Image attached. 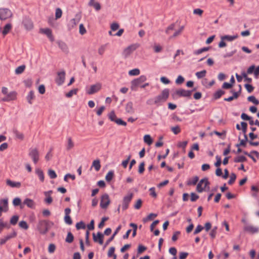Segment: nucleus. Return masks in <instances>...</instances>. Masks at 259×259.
Instances as JSON below:
<instances>
[{
    "instance_id": "f704fd0d",
    "label": "nucleus",
    "mask_w": 259,
    "mask_h": 259,
    "mask_svg": "<svg viewBox=\"0 0 259 259\" xmlns=\"http://www.w3.org/2000/svg\"><path fill=\"white\" fill-rule=\"evenodd\" d=\"M36 174L37 175L39 180L42 182L44 181V174L43 171L40 169L36 170Z\"/></svg>"
},
{
    "instance_id": "39448f33",
    "label": "nucleus",
    "mask_w": 259,
    "mask_h": 259,
    "mask_svg": "<svg viewBox=\"0 0 259 259\" xmlns=\"http://www.w3.org/2000/svg\"><path fill=\"white\" fill-rule=\"evenodd\" d=\"M209 182L207 178L201 179L197 184L196 190L198 192L201 193L205 191L206 188H209Z\"/></svg>"
},
{
    "instance_id": "a18cd8bd",
    "label": "nucleus",
    "mask_w": 259,
    "mask_h": 259,
    "mask_svg": "<svg viewBox=\"0 0 259 259\" xmlns=\"http://www.w3.org/2000/svg\"><path fill=\"white\" fill-rule=\"evenodd\" d=\"M247 100L248 101L251 102L254 104L255 105H258L259 104V101L257 100L255 97L253 96H249L247 98Z\"/></svg>"
},
{
    "instance_id": "3c124183",
    "label": "nucleus",
    "mask_w": 259,
    "mask_h": 259,
    "mask_svg": "<svg viewBox=\"0 0 259 259\" xmlns=\"http://www.w3.org/2000/svg\"><path fill=\"white\" fill-rule=\"evenodd\" d=\"M115 249V247L113 246L110 247V248L108 251V253H107L108 257H110L111 256L114 257V255H116L114 253Z\"/></svg>"
},
{
    "instance_id": "b1692460",
    "label": "nucleus",
    "mask_w": 259,
    "mask_h": 259,
    "mask_svg": "<svg viewBox=\"0 0 259 259\" xmlns=\"http://www.w3.org/2000/svg\"><path fill=\"white\" fill-rule=\"evenodd\" d=\"M88 5L89 6L93 7L97 11L101 9L100 4L98 2H96L95 0H90Z\"/></svg>"
},
{
    "instance_id": "79ce46f5",
    "label": "nucleus",
    "mask_w": 259,
    "mask_h": 259,
    "mask_svg": "<svg viewBox=\"0 0 259 259\" xmlns=\"http://www.w3.org/2000/svg\"><path fill=\"white\" fill-rule=\"evenodd\" d=\"M62 10L59 8H57L56 9V11H55V19L56 20H57V19L60 18L62 17Z\"/></svg>"
},
{
    "instance_id": "c03bdc74",
    "label": "nucleus",
    "mask_w": 259,
    "mask_h": 259,
    "mask_svg": "<svg viewBox=\"0 0 259 259\" xmlns=\"http://www.w3.org/2000/svg\"><path fill=\"white\" fill-rule=\"evenodd\" d=\"M247 160L246 158L244 156H239L235 158L234 162H242Z\"/></svg>"
},
{
    "instance_id": "a19ab883",
    "label": "nucleus",
    "mask_w": 259,
    "mask_h": 259,
    "mask_svg": "<svg viewBox=\"0 0 259 259\" xmlns=\"http://www.w3.org/2000/svg\"><path fill=\"white\" fill-rule=\"evenodd\" d=\"M225 93V91L220 90L217 91L214 94V98L215 99H219L222 95Z\"/></svg>"
},
{
    "instance_id": "7c9ffc66",
    "label": "nucleus",
    "mask_w": 259,
    "mask_h": 259,
    "mask_svg": "<svg viewBox=\"0 0 259 259\" xmlns=\"http://www.w3.org/2000/svg\"><path fill=\"white\" fill-rule=\"evenodd\" d=\"M144 141L148 145H150L152 144L153 140L149 135H146L144 137Z\"/></svg>"
},
{
    "instance_id": "dca6fc26",
    "label": "nucleus",
    "mask_w": 259,
    "mask_h": 259,
    "mask_svg": "<svg viewBox=\"0 0 259 259\" xmlns=\"http://www.w3.org/2000/svg\"><path fill=\"white\" fill-rule=\"evenodd\" d=\"M39 32L46 34L52 42L54 40L52 30L50 28H41Z\"/></svg>"
},
{
    "instance_id": "de8ad7c7",
    "label": "nucleus",
    "mask_w": 259,
    "mask_h": 259,
    "mask_svg": "<svg viewBox=\"0 0 259 259\" xmlns=\"http://www.w3.org/2000/svg\"><path fill=\"white\" fill-rule=\"evenodd\" d=\"M76 228L77 230L84 229L85 228V225L83 222L80 221L76 223Z\"/></svg>"
},
{
    "instance_id": "9d476101",
    "label": "nucleus",
    "mask_w": 259,
    "mask_h": 259,
    "mask_svg": "<svg viewBox=\"0 0 259 259\" xmlns=\"http://www.w3.org/2000/svg\"><path fill=\"white\" fill-rule=\"evenodd\" d=\"M243 229L250 234H255L259 232V227L250 224H246L244 226Z\"/></svg>"
},
{
    "instance_id": "5701e85b",
    "label": "nucleus",
    "mask_w": 259,
    "mask_h": 259,
    "mask_svg": "<svg viewBox=\"0 0 259 259\" xmlns=\"http://www.w3.org/2000/svg\"><path fill=\"white\" fill-rule=\"evenodd\" d=\"M52 191H49L45 192L44 193L45 196H46V198L45 199V201L46 203L50 204L52 202L53 199L52 197L51 196V194L52 193Z\"/></svg>"
},
{
    "instance_id": "2f4dec72",
    "label": "nucleus",
    "mask_w": 259,
    "mask_h": 259,
    "mask_svg": "<svg viewBox=\"0 0 259 259\" xmlns=\"http://www.w3.org/2000/svg\"><path fill=\"white\" fill-rule=\"evenodd\" d=\"M59 47L64 52L68 51V47L65 43L62 41H59L58 42Z\"/></svg>"
},
{
    "instance_id": "e433bc0d",
    "label": "nucleus",
    "mask_w": 259,
    "mask_h": 259,
    "mask_svg": "<svg viewBox=\"0 0 259 259\" xmlns=\"http://www.w3.org/2000/svg\"><path fill=\"white\" fill-rule=\"evenodd\" d=\"M34 98V93L33 91L29 92V94L27 95V99L28 103L30 104L32 103V100H33Z\"/></svg>"
},
{
    "instance_id": "c9c22d12",
    "label": "nucleus",
    "mask_w": 259,
    "mask_h": 259,
    "mask_svg": "<svg viewBox=\"0 0 259 259\" xmlns=\"http://www.w3.org/2000/svg\"><path fill=\"white\" fill-rule=\"evenodd\" d=\"M206 74V71L205 70H203L201 71L197 72L195 73V75L198 79H200V78L204 77V76H205Z\"/></svg>"
},
{
    "instance_id": "1a4fd4ad",
    "label": "nucleus",
    "mask_w": 259,
    "mask_h": 259,
    "mask_svg": "<svg viewBox=\"0 0 259 259\" xmlns=\"http://www.w3.org/2000/svg\"><path fill=\"white\" fill-rule=\"evenodd\" d=\"M102 88V84L98 82L95 84L91 85V87L86 90V93L89 95H93L99 92Z\"/></svg>"
},
{
    "instance_id": "37998d69",
    "label": "nucleus",
    "mask_w": 259,
    "mask_h": 259,
    "mask_svg": "<svg viewBox=\"0 0 259 259\" xmlns=\"http://www.w3.org/2000/svg\"><path fill=\"white\" fill-rule=\"evenodd\" d=\"M114 176L113 171H109L105 177V179L107 182H110L113 179Z\"/></svg>"
},
{
    "instance_id": "58836bf2",
    "label": "nucleus",
    "mask_w": 259,
    "mask_h": 259,
    "mask_svg": "<svg viewBox=\"0 0 259 259\" xmlns=\"http://www.w3.org/2000/svg\"><path fill=\"white\" fill-rule=\"evenodd\" d=\"M67 145L66 146V149L67 150H70L74 147V143L72 141V139L70 137L67 139Z\"/></svg>"
},
{
    "instance_id": "393cba45",
    "label": "nucleus",
    "mask_w": 259,
    "mask_h": 259,
    "mask_svg": "<svg viewBox=\"0 0 259 259\" xmlns=\"http://www.w3.org/2000/svg\"><path fill=\"white\" fill-rule=\"evenodd\" d=\"M12 28V26L11 24L8 23L4 27V29L2 31V33L4 36L7 35L11 30Z\"/></svg>"
},
{
    "instance_id": "4468645a",
    "label": "nucleus",
    "mask_w": 259,
    "mask_h": 259,
    "mask_svg": "<svg viewBox=\"0 0 259 259\" xmlns=\"http://www.w3.org/2000/svg\"><path fill=\"white\" fill-rule=\"evenodd\" d=\"M93 238L94 242H97L100 245L103 244L104 235L101 232H98L96 235L94 233L93 234Z\"/></svg>"
},
{
    "instance_id": "cd10ccee",
    "label": "nucleus",
    "mask_w": 259,
    "mask_h": 259,
    "mask_svg": "<svg viewBox=\"0 0 259 259\" xmlns=\"http://www.w3.org/2000/svg\"><path fill=\"white\" fill-rule=\"evenodd\" d=\"M238 37V36L236 35H224L221 37V39L227 40L228 41H231Z\"/></svg>"
},
{
    "instance_id": "bb28decb",
    "label": "nucleus",
    "mask_w": 259,
    "mask_h": 259,
    "mask_svg": "<svg viewBox=\"0 0 259 259\" xmlns=\"http://www.w3.org/2000/svg\"><path fill=\"white\" fill-rule=\"evenodd\" d=\"M94 167L96 171H98L101 168L100 161L99 159L95 160L93 161L92 167Z\"/></svg>"
},
{
    "instance_id": "423d86ee",
    "label": "nucleus",
    "mask_w": 259,
    "mask_h": 259,
    "mask_svg": "<svg viewBox=\"0 0 259 259\" xmlns=\"http://www.w3.org/2000/svg\"><path fill=\"white\" fill-rule=\"evenodd\" d=\"M13 15L12 12L8 8H0V20H5L11 18Z\"/></svg>"
},
{
    "instance_id": "4d7b16f0",
    "label": "nucleus",
    "mask_w": 259,
    "mask_h": 259,
    "mask_svg": "<svg viewBox=\"0 0 259 259\" xmlns=\"http://www.w3.org/2000/svg\"><path fill=\"white\" fill-rule=\"evenodd\" d=\"M109 118L112 121L115 122L116 119V116L114 111H111L108 115Z\"/></svg>"
},
{
    "instance_id": "864d4df0",
    "label": "nucleus",
    "mask_w": 259,
    "mask_h": 259,
    "mask_svg": "<svg viewBox=\"0 0 259 259\" xmlns=\"http://www.w3.org/2000/svg\"><path fill=\"white\" fill-rule=\"evenodd\" d=\"M236 175L234 173H232L230 176V179L229 181H228V184L229 185H232L234 183V182L236 180Z\"/></svg>"
},
{
    "instance_id": "f03ea898",
    "label": "nucleus",
    "mask_w": 259,
    "mask_h": 259,
    "mask_svg": "<svg viewBox=\"0 0 259 259\" xmlns=\"http://www.w3.org/2000/svg\"><path fill=\"white\" fill-rule=\"evenodd\" d=\"M195 90V89H194L193 91H188L181 89L177 90L172 94L171 96L175 99H177L181 97L190 98L192 95V92Z\"/></svg>"
},
{
    "instance_id": "4be33fe9",
    "label": "nucleus",
    "mask_w": 259,
    "mask_h": 259,
    "mask_svg": "<svg viewBox=\"0 0 259 259\" xmlns=\"http://www.w3.org/2000/svg\"><path fill=\"white\" fill-rule=\"evenodd\" d=\"M23 204L30 208H34L35 206V203L34 201L29 198L25 199L23 201Z\"/></svg>"
},
{
    "instance_id": "7ed1b4c3",
    "label": "nucleus",
    "mask_w": 259,
    "mask_h": 259,
    "mask_svg": "<svg viewBox=\"0 0 259 259\" xmlns=\"http://www.w3.org/2000/svg\"><path fill=\"white\" fill-rule=\"evenodd\" d=\"M147 80V77L145 75H141L139 77L131 81V89L132 91H136L138 87H140L142 83Z\"/></svg>"
},
{
    "instance_id": "e2e57ef3",
    "label": "nucleus",
    "mask_w": 259,
    "mask_h": 259,
    "mask_svg": "<svg viewBox=\"0 0 259 259\" xmlns=\"http://www.w3.org/2000/svg\"><path fill=\"white\" fill-rule=\"evenodd\" d=\"M184 80L185 79L182 76L179 75L177 79L176 80V83L177 84H181L184 82Z\"/></svg>"
},
{
    "instance_id": "72a5a7b5",
    "label": "nucleus",
    "mask_w": 259,
    "mask_h": 259,
    "mask_svg": "<svg viewBox=\"0 0 259 259\" xmlns=\"http://www.w3.org/2000/svg\"><path fill=\"white\" fill-rule=\"evenodd\" d=\"M73 240L74 236L73 234L70 232H68L65 239V241L67 243H70L73 242Z\"/></svg>"
},
{
    "instance_id": "c756f323",
    "label": "nucleus",
    "mask_w": 259,
    "mask_h": 259,
    "mask_svg": "<svg viewBox=\"0 0 259 259\" xmlns=\"http://www.w3.org/2000/svg\"><path fill=\"white\" fill-rule=\"evenodd\" d=\"M199 180V178L198 177L195 176L192 178L191 179H190L188 182V185H195Z\"/></svg>"
},
{
    "instance_id": "0e129e2a",
    "label": "nucleus",
    "mask_w": 259,
    "mask_h": 259,
    "mask_svg": "<svg viewBox=\"0 0 259 259\" xmlns=\"http://www.w3.org/2000/svg\"><path fill=\"white\" fill-rule=\"evenodd\" d=\"M64 221L66 224L68 225H71L72 224V221L70 215H67L64 217Z\"/></svg>"
},
{
    "instance_id": "2eb2a0df",
    "label": "nucleus",
    "mask_w": 259,
    "mask_h": 259,
    "mask_svg": "<svg viewBox=\"0 0 259 259\" xmlns=\"http://www.w3.org/2000/svg\"><path fill=\"white\" fill-rule=\"evenodd\" d=\"M17 93L15 92H11L8 93L2 100L5 102H10L16 99Z\"/></svg>"
},
{
    "instance_id": "20e7f679",
    "label": "nucleus",
    "mask_w": 259,
    "mask_h": 259,
    "mask_svg": "<svg viewBox=\"0 0 259 259\" xmlns=\"http://www.w3.org/2000/svg\"><path fill=\"white\" fill-rule=\"evenodd\" d=\"M53 224L46 221H41L39 222L38 229L41 234H45L50 229Z\"/></svg>"
},
{
    "instance_id": "5fc2aeb1",
    "label": "nucleus",
    "mask_w": 259,
    "mask_h": 259,
    "mask_svg": "<svg viewBox=\"0 0 259 259\" xmlns=\"http://www.w3.org/2000/svg\"><path fill=\"white\" fill-rule=\"evenodd\" d=\"M77 89L72 90L66 94V96L67 98H71L73 95H76L77 94Z\"/></svg>"
},
{
    "instance_id": "ddd939ff",
    "label": "nucleus",
    "mask_w": 259,
    "mask_h": 259,
    "mask_svg": "<svg viewBox=\"0 0 259 259\" xmlns=\"http://www.w3.org/2000/svg\"><path fill=\"white\" fill-rule=\"evenodd\" d=\"M29 155L34 163H36L39 160V153L36 148L31 149Z\"/></svg>"
},
{
    "instance_id": "774afa93",
    "label": "nucleus",
    "mask_w": 259,
    "mask_h": 259,
    "mask_svg": "<svg viewBox=\"0 0 259 259\" xmlns=\"http://www.w3.org/2000/svg\"><path fill=\"white\" fill-rule=\"evenodd\" d=\"M79 33L81 35L84 34L87 32L86 29L82 24H80L79 25Z\"/></svg>"
},
{
    "instance_id": "13d9d810",
    "label": "nucleus",
    "mask_w": 259,
    "mask_h": 259,
    "mask_svg": "<svg viewBox=\"0 0 259 259\" xmlns=\"http://www.w3.org/2000/svg\"><path fill=\"white\" fill-rule=\"evenodd\" d=\"M19 226L21 228L27 230L28 228V226L25 221H22L19 222Z\"/></svg>"
},
{
    "instance_id": "412c9836",
    "label": "nucleus",
    "mask_w": 259,
    "mask_h": 259,
    "mask_svg": "<svg viewBox=\"0 0 259 259\" xmlns=\"http://www.w3.org/2000/svg\"><path fill=\"white\" fill-rule=\"evenodd\" d=\"M23 23L27 30H30L33 28V23L30 19L28 18H25L23 21Z\"/></svg>"
},
{
    "instance_id": "0eeeda50",
    "label": "nucleus",
    "mask_w": 259,
    "mask_h": 259,
    "mask_svg": "<svg viewBox=\"0 0 259 259\" xmlns=\"http://www.w3.org/2000/svg\"><path fill=\"white\" fill-rule=\"evenodd\" d=\"M133 193H129L123 197L121 205L122 209L123 210H125L126 209H127L128 205L130 202L131 201L133 197Z\"/></svg>"
},
{
    "instance_id": "8fccbe9b",
    "label": "nucleus",
    "mask_w": 259,
    "mask_h": 259,
    "mask_svg": "<svg viewBox=\"0 0 259 259\" xmlns=\"http://www.w3.org/2000/svg\"><path fill=\"white\" fill-rule=\"evenodd\" d=\"M153 50L155 53H159L162 50V47L159 44H155L153 46Z\"/></svg>"
},
{
    "instance_id": "ea45409f",
    "label": "nucleus",
    "mask_w": 259,
    "mask_h": 259,
    "mask_svg": "<svg viewBox=\"0 0 259 259\" xmlns=\"http://www.w3.org/2000/svg\"><path fill=\"white\" fill-rule=\"evenodd\" d=\"M213 133L223 140H224L226 138V132L225 131H224L221 133L217 131H214Z\"/></svg>"
},
{
    "instance_id": "c85d7f7f",
    "label": "nucleus",
    "mask_w": 259,
    "mask_h": 259,
    "mask_svg": "<svg viewBox=\"0 0 259 259\" xmlns=\"http://www.w3.org/2000/svg\"><path fill=\"white\" fill-rule=\"evenodd\" d=\"M26 66L24 65H21L17 68H16L15 70V73L16 74H20L22 73L25 69Z\"/></svg>"
},
{
    "instance_id": "bf43d9fd",
    "label": "nucleus",
    "mask_w": 259,
    "mask_h": 259,
    "mask_svg": "<svg viewBox=\"0 0 259 259\" xmlns=\"http://www.w3.org/2000/svg\"><path fill=\"white\" fill-rule=\"evenodd\" d=\"M48 175L50 178L51 179H55L57 178V176L56 174L55 171L52 169H49L48 171Z\"/></svg>"
},
{
    "instance_id": "052dcab7",
    "label": "nucleus",
    "mask_w": 259,
    "mask_h": 259,
    "mask_svg": "<svg viewBox=\"0 0 259 259\" xmlns=\"http://www.w3.org/2000/svg\"><path fill=\"white\" fill-rule=\"evenodd\" d=\"M5 227L9 228L10 227L8 226L7 223H4L2 220H0V233L3 231Z\"/></svg>"
},
{
    "instance_id": "49530a36",
    "label": "nucleus",
    "mask_w": 259,
    "mask_h": 259,
    "mask_svg": "<svg viewBox=\"0 0 259 259\" xmlns=\"http://www.w3.org/2000/svg\"><path fill=\"white\" fill-rule=\"evenodd\" d=\"M14 133L17 139H20L21 140H23L24 135L22 133L18 132L17 130H14Z\"/></svg>"
},
{
    "instance_id": "a878e982",
    "label": "nucleus",
    "mask_w": 259,
    "mask_h": 259,
    "mask_svg": "<svg viewBox=\"0 0 259 259\" xmlns=\"http://www.w3.org/2000/svg\"><path fill=\"white\" fill-rule=\"evenodd\" d=\"M125 110L127 113H133L134 109L133 108V104L131 102H128L125 106Z\"/></svg>"
},
{
    "instance_id": "9b49d317",
    "label": "nucleus",
    "mask_w": 259,
    "mask_h": 259,
    "mask_svg": "<svg viewBox=\"0 0 259 259\" xmlns=\"http://www.w3.org/2000/svg\"><path fill=\"white\" fill-rule=\"evenodd\" d=\"M110 200L109 195L107 194H104L102 196L100 206L102 208H106L110 204Z\"/></svg>"
},
{
    "instance_id": "f8f14e48",
    "label": "nucleus",
    "mask_w": 259,
    "mask_h": 259,
    "mask_svg": "<svg viewBox=\"0 0 259 259\" xmlns=\"http://www.w3.org/2000/svg\"><path fill=\"white\" fill-rule=\"evenodd\" d=\"M65 72L62 71L57 73V77L55 79V81L58 85H62L65 80Z\"/></svg>"
},
{
    "instance_id": "a211bd4d",
    "label": "nucleus",
    "mask_w": 259,
    "mask_h": 259,
    "mask_svg": "<svg viewBox=\"0 0 259 259\" xmlns=\"http://www.w3.org/2000/svg\"><path fill=\"white\" fill-rule=\"evenodd\" d=\"M17 236V233L15 231H13L12 233H11L9 235H8L6 236H5L4 238L1 239L0 240V245H3L7 241L9 240L10 239L15 237Z\"/></svg>"
},
{
    "instance_id": "69168bd1",
    "label": "nucleus",
    "mask_w": 259,
    "mask_h": 259,
    "mask_svg": "<svg viewBox=\"0 0 259 259\" xmlns=\"http://www.w3.org/2000/svg\"><path fill=\"white\" fill-rule=\"evenodd\" d=\"M150 195L153 197L156 198L157 197V194L155 192V189L154 187H152L149 189Z\"/></svg>"
},
{
    "instance_id": "f257e3e1",
    "label": "nucleus",
    "mask_w": 259,
    "mask_h": 259,
    "mask_svg": "<svg viewBox=\"0 0 259 259\" xmlns=\"http://www.w3.org/2000/svg\"><path fill=\"white\" fill-rule=\"evenodd\" d=\"M169 95V91L168 89L163 90L161 94L154 98V103L157 106H160L165 102L168 99Z\"/></svg>"
},
{
    "instance_id": "6ab92c4d",
    "label": "nucleus",
    "mask_w": 259,
    "mask_h": 259,
    "mask_svg": "<svg viewBox=\"0 0 259 259\" xmlns=\"http://www.w3.org/2000/svg\"><path fill=\"white\" fill-rule=\"evenodd\" d=\"M0 208L4 212H7L8 210V200L4 199L0 200Z\"/></svg>"
},
{
    "instance_id": "aec40b11",
    "label": "nucleus",
    "mask_w": 259,
    "mask_h": 259,
    "mask_svg": "<svg viewBox=\"0 0 259 259\" xmlns=\"http://www.w3.org/2000/svg\"><path fill=\"white\" fill-rule=\"evenodd\" d=\"M6 184L12 188H19L21 186V184L20 182H13L10 179H7L6 180Z\"/></svg>"
},
{
    "instance_id": "680f3d73",
    "label": "nucleus",
    "mask_w": 259,
    "mask_h": 259,
    "mask_svg": "<svg viewBox=\"0 0 259 259\" xmlns=\"http://www.w3.org/2000/svg\"><path fill=\"white\" fill-rule=\"evenodd\" d=\"M171 130L175 135H177L181 132V129L179 126L172 127Z\"/></svg>"
},
{
    "instance_id": "4c0bfd02",
    "label": "nucleus",
    "mask_w": 259,
    "mask_h": 259,
    "mask_svg": "<svg viewBox=\"0 0 259 259\" xmlns=\"http://www.w3.org/2000/svg\"><path fill=\"white\" fill-rule=\"evenodd\" d=\"M140 73V71L139 69L136 68L132 70H131L128 72V74L131 76H136L138 75Z\"/></svg>"
},
{
    "instance_id": "f3484780",
    "label": "nucleus",
    "mask_w": 259,
    "mask_h": 259,
    "mask_svg": "<svg viewBox=\"0 0 259 259\" xmlns=\"http://www.w3.org/2000/svg\"><path fill=\"white\" fill-rule=\"evenodd\" d=\"M243 153L244 154L247 155L249 157L251 158L254 162H256L257 159L259 158V152L256 151H252L250 153H248L245 151H244Z\"/></svg>"
},
{
    "instance_id": "6e6d98bb",
    "label": "nucleus",
    "mask_w": 259,
    "mask_h": 259,
    "mask_svg": "<svg viewBox=\"0 0 259 259\" xmlns=\"http://www.w3.org/2000/svg\"><path fill=\"white\" fill-rule=\"evenodd\" d=\"M145 170V162H142L140 163L139 166L138 172L139 174H142Z\"/></svg>"
},
{
    "instance_id": "6e6552de",
    "label": "nucleus",
    "mask_w": 259,
    "mask_h": 259,
    "mask_svg": "<svg viewBox=\"0 0 259 259\" xmlns=\"http://www.w3.org/2000/svg\"><path fill=\"white\" fill-rule=\"evenodd\" d=\"M139 45L138 44H132L126 48L123 51L122 54L125 58L128 57L134 51H135Z\"/></svg>"
},
{
    "instance_id": "09e8293b",
    "label": "nucleus",
    "mask_w": 259,
    "mask_h": 259,
    "mask_svg": "<svg viewBox=\"0 0 259 259\" xmlns=\"http://www.w3.org/2000/svg\"><path fill=\"white\" fill-rule=\"evenodd\" d=\"M175 27V24L174 23L171 24L166 29L165 33L167 34H169L170 33L171 31H172L174 30Z\"/></svg>"
},
{
    "instance_id": "603ef678",
    "label": "nucleus",
    "mask_w": 259,
    "mask_h": 259,
    "mask_svg": "<svg viewBox=\"0 0 259 259\" xmlns=\"http://www.w3.org/2000/svg\"><path fill=\"white\" fill-rule=\"evenodd\" d=\"M19 220V217L18 215H14L10 220V223L13 225H15Z\"/></svg>"
},
{
    "instance_id": "338daca9",
    "label": "nucleus",
    "mask_w": 259,
    "mask_h": 259,
    "mask_svg": "<svg viewBox=\"0 0 259 259\" xmlns=\"http://www.w3.org/2000/svg\"><path fill=\"white\" fill-rule=\"evenodd\" d=\"M106 50V45H102L98 49V52L99 55H102Z\"/></svg>"
},
{
    "instance_id": "473e14b6",
    "label": "nucleus",
    "mask_w": 259,
    "mask_h": 259,
    "mask_svg": "<svg viewBox=\"0 0 259 259\" xmlns=\"http://www.w3.org/2000/svg\"><path fill=\"white\" fill-rule=\"evenodd\" d=\"M184 28V27L183 26H181L179 30L176 31L174 34L169 37V39H172V38L176 37L177 36L179 35L183 31Z\"/></svg>"
}]
</instances>
